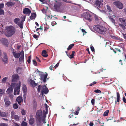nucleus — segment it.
Returning a JSON list of instances; mask_svg holds the SVG:
<instances>
[{
	"label": "nucleus",
	"mask_w": 126,
	"mask_h": 126,
	"mask_svg": "<svg viewBox=\"0 0 126 126\" xmlns=\"http://www.w3.org/2000/svg\"><path fill=\"white\" fill-rule=\"evenodd\" d=\"M112 32V31L111 30H110L108 32V34H109V35L112 38L114 39H116V37L114 36H113L111 34H110V33L111 32Z\"/></svg>",
	"instance_id": "nucleus-32"
},
{
	"label": "nucleus",
	"mask_w": 126,
	"mask_h": 126,
	"mask_svg": "<svg viewBox=\"0 0 126 126\" xmlns=\"http://www.w3.org/2000/svg\"><path fill=\"white\" fill-rule=\"evenodd\" d=\"M12 118L15 120L16 121H18L19 120V117L17 115H15L13 112H12L11 113Z\"/></svg>",
	"instance_id": "nucleus-12"
},
{
	"label": "nucleus",
	"mask_w": 126,
	"mask_h": 126,
	"mask_svg": "<svg viewBox=\"0 0 126 126\" xmlns=\"http://www.w3.org/2000/svg\"><path fill=\"white\" fill-rule=\"evenodd\" d=\"M14 124L15 126H20L19 125V124L16 123H14Z\"/></svg>",
	"instance_id": "nucleus-55"
},
{
	"label": "nucleus",
	"mask_w": 126,
	"mask_h": 126,
	"mask_svg": "<svg viewBox=\"0 0 126 126\" xmlns=\"http://www.w3.org/2000/svg\"><path fill=\"white\" fill-rule=\"evenodd\" d=\"M13 89L10 87H9L7 89L6 93L8 95L13 93Z\"/></svg>",
	"instance_id": "nucleus-21"
},
{
	"label": "nucleus",
	"mask_w": 126,
	"mask_h": 126,
	"mask_svg": "<svg viewBox=\"0 0 126 126\" xmlns=\"http://www.w3.org/2000/svg\"><path fill=\"white\" fill-rule=\"evenodd\" d=\"M21 126H27V123L23 121L21 124Z\"/></svg>",
	"instance_id": "nucleus-36"
},
{
	"label": "nucleus",
	"mask_w": 126,
	"mask_h": 126,
	"mask_svg": "<svg viewBox=\"0 0 126 126\" xmlns=\"http://www.w3.org/2000/svg\"><path fill=\"white\" fill-rule=\"evenodd\" d=\"M13 107L14 109H16L18 107V106L16 103H15L13 105Z\"/></svg>",
	"instance_id": "nucleus-38"
},
{
	"label": "nucleus",
	"mask_w": 126,
	"mask_h": 126,
	"mask_svg": "<svg viewBox=\"0 0 126 126\" xmlns=\"http://www.w3.org/2000/svg\"><path fill=\"white\" fill-rule=\"evenodd\" d=\"M16 84L15 83H12L9 87H10L13 89V88L15 87Z\"/></svg>",
	"instance_id": "nucleus-39"
},
{
	"label": "nucleus",
	"mask_w": 126,
	"mask_h": 126,
	"mask_svg": "<svg viewBox=\"0 0 126 126\" xmlns=\"http://www.w3.org/2000/svg\"><path fill=\"white\" fill-rule=\"evenodd\" d=\"M114 4L116 5L117 7L120 9H122L123 7V4L120 2H114Z\"/></svg>",
	"instance_id": "nucleus-14"
},
{
	"label": "nucleus",
	"mask_w": 126,
	"mask_h": 126,
	"mask_svg": "<svg viewBox=\"0 0 126 126\" xmlns=\"http://www.w3.org/2000/svg\"><path fill=\"white\" fill-rule=\"evenodd\" d=\"M95 102V100L94 99H92V100H91V102L92 104L93 105H94Z\"/></svg>",
	"instance_id": "nucleus-47"
},
{
	"label": "nucleus",
	"mask_w": 126,
	"mask_h": 126,
	"mask_svg": "<svg viewBox=\"0 0 126 126\" xmlns=\"http://www.w3.org/2000/svg\"><path fill=\"white\" fill-rule=\"evenodd\" d=\"M122 34H123V36L124 37V38L126 40V34L122 33Z\"/></svg>",
	"instance_id": "nucleus-56"
},
{
	"label": "nucleus",
	"mask_w": 126,
	"mask_h": 126,
	"mask_svg": "<svg viewBox=\"0 0 126 126\" xmlns=\"http://www.w3.org/2000/svg\"><path fill=\"white\" fill-rule=\"evenodd\" d=\"M12 81L14 82L16 81V80L18 78L19 76L18 75L16 74H14L12 76Z\"/></svg>",
	"instance_id": "nucleus-18"
},
{
	"label": "nucleus",
	"mask_w": 126,
	"mask_h": 126,
	"mask_svg": "<svg viewBox=\"0 0 126 126\" xmlns=\"http://www.w3.org/2000/svg\"><path fill=\"white\" fill-rule=\"evenodd\" d=\"M0 126H6V124L4 123H2L0 125Z\"/></svg>",
	"instance_id": "nucleus-64"
},
{
	"label": "nucleus",
	"mask_w": 126,
	"mask_h": 126,
	"mask_svg": "<svg viewBox=\"0 0 126 126\" xmlns=\"http://www.w3.org/2000/svg\"><path fill=\"white\" fill-rule=\"evenodd\" d=\"M107 10L109 12H112V10H111L110 7L109 6L107 5Z\"/></svg>",
	"instance_id": "nucleus-42"
},
{
	"label": "nucleus",
	"mask_w": 126,
	"mask_h": 126,
	"mask_svg": "<svg viewBox=\"0 0 126 126\" xmlns=\"http://www.w3.org/2000/svg\"><path fill=\"white\" fill-rule=\"evenodd\" d=\"M123 101L125 103H126V99L125 97L124 96L123 98Z\"/></svg>",
	"instance_id": "nucleus-53"
},
{
	"label": "nucleus",
	"mask_w": 126,
	"mask_h": 126,
	"mask_svg": "<svg viewBox=\"0 0 126 126\" xmlns=\"http://www.w3.org/2000/svg\"><path fill=\"white\" fill-rule=\"evenodd\" d=\"M33 63L34 65L35 66H36L37 65V63L35 60H32Z\"/></svg>",
	"instance_id": "nucleus-48"
},
{
	"label": "nucleus",
	"mask_w": 126,
	"mask_h": 126,
	"mask_svg": "<svg viewBox=\"0 0 126 126\" xmlns=\"http://www.w3.org/2000/svg\"><path fill=\"white\" fill-rule=\"evenodd\" d=\"M79 113V111L76 110L75 111V112L74 113V115H78Z\"/></svg>",
	"instance_id": "nucleus-59"
},
{
	"label": "nucleus",
	"mask_w": 126,
	"mask_h": 126,
	"mask_svg": "<svg viewBox=\"0 0 126 126\" xmlns=\"http://www.w3.org/2000/svg\"><path fill=\"white\" fill-rule=\"evenodd\" d=\"M4 7V4L3 3L0 4V15H4V12L3 10L1 9Z\"/></svg>",
	"instance_id": "nucleus-17"
},
{
	"label": "nucleus",
	"mask_w": 126,
	"mask_h": 126,
	"mask_svg": "<svg viewBox=\"0 0 126 126\" xmlns=\"http://www.w3.org/2000/svg\"><path fill=\"white\" fill-rule=\"evenodd\" d=\"M117 101H115V104H116L117 102H119L120 101V95L119 92H117Z\"/></svg>",
	"instance_id": "nucleus-27"
},
{
	"label": "nucleus",
	"mask_w": 126,
	"mask_h": 126,
	"mask_svg": "<svg viewBox=\"0 0 126 126\" xmlns=\"http://www.w3.org/2000/svg\"><path fill=\"white\" fill-rule=\"evenodd\" d=\"M0 41L2 44L5 47H7L8 46L9 43L8 40L7 39L2 38L0 40Z\"/></svg>",
	"instance_id": "nucleus-10"
},
{
	"label": "nucleus",
	"mask_w": 126,
	"mask_h": 126,
	"mask_svg": "<svg viewBox=\"0 0 126 126\" xmlns=\"http://www.w3.org/2000/svg\"><path fill=\"white\" fill-rule=\"evenodd\" d=\"M31 12V11L28 8H25L23 9V11L24 14L27 15H29Z\"/></svg>",
	"instance_id": "nucleus-16"
},
{
	"label": "nucleus",
	"mask_w": 126,
	"mask_h": 126,
	"mask_svg": "<svg viewBox=\"0 0 126 126\" xmlns=\"http://www.w3.org/2000/svg\"><path fill=\"white\" fill-rule=\"evenodd\" d=\"M111 98H112V99H113V96H112V97H111L109 99V101H110V102L111 103H112L113 100H111Z\"/></svg>",
	"instance_id": "nucleus-52"
},
{
	"label": "nucleus",
	"mask_w": 126,
	"mask_h": 126,
	"mask_svg": "<svg viewBox=\"0 0 126 126\" xmlns=\"http://www.w3.org/2000/svg\"><path fill=\"white\" fill-rule=\"evenodd\" d=\"M74 46V44H72L70 45L68 48H67V49L68 50L71 49Z\"/></svg>",
	"instance_id": "nucleus-34"
},
{
	"label": "nucleus",
	"mask_w": 126,
	"mask_h": 126,
	"mask_svg": "<svg viewBox=\"0 0 126 126\" xmlns=\"http://www.w3.org/2000/svg\"><path fill=\"white\" fill-rule=\"evenodd\" d=\"M33 37L35 39L37 38L38 37V36L36 34H33Z\"/></svg>",
	"instance_id": "nucleus-51"
},
{
	"label": "nucleus",
	"mask_w": 126,
	"mask_h": 126,
	"mask_svg": "<svg viewBox=\"0 0 126 126\" xmlns=\"http://www.w3.org/2000/svg\"><path fill=\"white\" fill-rule=\"evenodd\" d=\"M49 27H45V29H44V31H47V29H49Z\"/></svg>",
	"instance_id": "nucleus-57"
},
{
	"label": "nucleus",
	"mask_w": 126,
	"mask_h": 126,
	"mask_svg": "<svg viewBox=\"0 0 126 126\" xmlns=\"http://www.w3.org/2000/svg\"><path fill=\"white\" fill-rule=\"evenodd\" d=\"M24 52L23 51L22 53L20 55V56L19 57V61L22 62L24 61Z\"/></svg>",
	"instance_id": "nucleus-24"
},
{
	"label": "nucleus",
	"mask_w": 126,
	"mask_h": 126,
	"mask_svg": "<svg viewBox=\"0 0 126 126\" xmlns=\"http://www.w3.org/2000/svg\"><path fill=\"white\" fill-rule=\"evenodd\" d=\"M8 95L11 99H13V98L14 97V96L13 95V93L11 94H9Z\"/></svg>",
	"instance_id": "nucleus-43"
},
{
	"label": "nucleus",
	"mask_w": 126,
	"mask_h": 126,
	"mask_svg": "<svg viewBox=\"0 0 126 126\" xmlns=\"http://www.w3.org/2000/svg\"><path fill=\"white\" fill-rule=\"evenodd\" d=\"M69 58L70 59H72L73 58H74V56L72 55H71L70 56H69Z\"/></svg>",
	"instance_id": "nucleus-58"
},
{
	"label": "nucleus",
	"mask_w": 126,
	"mask_h": 126,
	"mask_svg": "<svg viewBox=\"0 0 126 126\" xmlns=\"http://www.w3.org/2000/svg\"><path fill=\"white\" fill-rule=\"evenodd\" d=\"M36 118V120L37 125L40 124L42 121L43 117L42 111L41 110H37L35 116Z\"/></svg>",
	"instance_id": "nucleus-2"
},
{
	"label": "nucleus",
	"mask_w": 126,
	"mask_h": 126,
	"mask_svg": "<svg viewBox=\"0 0 126 126\" xmlns=\"http://www.w3.org/2000/svg\"><path fill=\"white\" fill-rule=\"evenodd\" d=\"M25 20V18L23 21L22 20L20 22H19L20 19L18 18H16L14 20V22L21 29H22L23 27V21Z\"/></svg>",
	"instance_id": "nucleus-4"
},
{
	"label": "nucleus",
	"mask_w": 126,
	"mask_h": 126,
	"mask_svg": "<svg viewBox=\"0 0 126 126\" xmlns=\"http://www.w3.org/2000/svg\"><path fill=\"white\" fill-rule=\"evenodd\" d=\"M15 2H13L11 1H9L6 3V5L8 7L10 6H14L15 5Z\"/></svg>",
	"instance_id": "nucleus-22"
},
{
	"label": "nucleus",
	"mask_w": 126,
	"mask_h": 126,
	"mask_svg": "<svg viewBox=\"0 0 126 126\" xmlns=\"http://www.w3.org/2000/svg\"><path fill=\"white\" fill-rule=\"evenodd\" d=\"M2 56L3 57L2 59L3 61V62L5 63H7L8 59L7 57L6 53L4 52H3V53L2 54Z\"/></svg>",
	"instance_id": "nucleus-13"
},
{
	"label": "nucleus",
	"mask_w": 126,
	"mask_h": 126,
	"mask_svg": "<svg viewBox=\"0 0 126 126\" xmlns=\"http://www.w3.org/2000/svg\"><path fill=\"white\" fill-rule=\"evenodd\" d=\"M119 20L122 23L121 24H119V25L124 30L125 29V26H126V19L124 18H119Z\"/></svg>",
	"instance_id": "nucleus-5"
},
{
	"label": "nucleus",
	"mask_w": 126,
	"mask_h": 126,
	"mask_svg": "<svg viewBox=\"0 0 126 126\" xmlns=\"http://www.w3.org/2000/svg\"><path fill=\"white\" fill-rule=\"evenodd\" d=\"M21 113L22 115H25L26 113V111L24 109L22 110L21 111Z\"/></svg>",
	"instance_id": "nucleus-45"
},
{
	"label": "nucleus",
	"mask_w": 126,
	"mask_h": 126,
	"mask_svg": "<svg viewBox=\"0 0 126 126\" xmlns=\"http://www.w3.org/2000/svg\"><path fill=\"white\" fill-rule=\"evenodd\" d=\"M34 120L33 118H30L29 120V123L30 125H32L34 123Z\"/></svg>",
	"instance_id": "nucleus-30"
},
{
	"label": "nucleus",
	"mask_w": 126,
	"mask_h": 126,
	"mask_svg": "<svg viewBox=\"0 0 126 126\" xmlns=\"http://www.w3.org/2000/svg\"><path fill=\"white\" fill-rule=\"evenodd\" d=\"M20 83L19 84H17V86L15 88L14 91V94L15 95H18L20 91Z\"/></svg>",
	"instance_id": "nucleus-9"
},
{
	"label": "nucleus",
	"mask_w": 126,
	"mask_h": 126,
	"mask_svg": "<svg viewBox=\"0 0 126 126\" xmlns=\"http://www.w3.org/2000/svg\"><path fill=\"white\" fill-rule=\"evenodd\" d=\"M31 56H29L28 57L27 62L29 63H30L31 62Z\"/></svg>",
	"instance_id": "nucleus-41"
},
{
	"label": "nucleus",
	"mask_w": 126,
	"mask_h": 126,
	"mask_svg": "<svg viewBox=\"0 0 126 126\" xmlns=\"http://www.w3.org/2000/svg\"><path fill=\"white\" fill-rule=\"evenodd\" d=\"M60 5L61 4L59 3H58L57 4H55L54 5V7L55 9L56 10H58L60 8Z\"/></svg>",
	"instance_id": "nucleus-28"
},
{
	"label": "nucleus",
	"mask_w": 126,
	"mask_h": 126,
	"mask_svg": "<svg viewBox=\"0 0 126 126\" xmlns=\"http://www.w3.org/2000/svg\"><path fill=\"white\" fill-rule=\"evenodd\" d=\"M43 118V119H42V120L43 122L44 123H46V121L45 120V118Z\"/></svg>",
	"instance_id": "nucleus-60"
},
{
	"label": "nucleus",
	"mask_w": 126,
	"mask_h": 126,
	"mask_svg": "<svg viewBox=\"0 0 126 126\" xmlns=\"http://www.w3.org/2000/svg\"><path fill=\"white\" fill-rule=\"evenodd\" d=\"M75 115H73L72 113L70 114V115L68 116V117L69 118H70L72 117H74Z\"/></svg>",
	"instance_id": "nucleus-49"
},
{
	"label": "nucleus",
	"mask_w": 126,
	"mask_h": 126,
	"mask_svg": "<svg viewBox=\"0 0 126 126\" xmlns=\"http://www.w3.org/2000/svg\"><path fill=\"white\" fill-rule=\"evenodd\" d=\"M36 60L38 61L39 62H41V61L40 60V59L38 58L37 57H36Z\"/></svg>",
	"instance_id": "nucleus-63"
},
{
	"label": "nucleus",
	"mask_w": 126,
	"mask_h": 126,
	"mask_svg": "<svg viewBox=\"0 0 126 126\" xmlns=\"http://www.w3.org/2000/svg\"><path fill=\"white\" fill-rule=\"evenodd\" d=\"M38 71L39 72V75L40 76L41 79L43 80L44 82H46L47 76V73L46 72H45L44 74H43L42 73V72H40L39 71Z\"/></svg>",
	"instance_id": "nucleus-6"
},
{
	"label": "nucleus",
	"mask_w": 126,
	"mask_h": 126,
	"mask_svg": "<svg viewBox=\"0 0 126 126\" xmlns=\"http://www.w3.org/2000/svg\"><path fill=\"white\" fill-rule=\"evenodd\" d=\"M22 89L23 93L24 94H26L27 92V89L26 86L25 84L23 85Z\"/></svg>",
	"instance_id": "nucleus-25"
},
{
	"label": "nucleus",
	"mask_w": 126,
	"mask_h": 126,
	"mask_svg": "<svg viewBox=\"0 0 126 126\" xmlns=\"http://www.w3.org/2000/svg\"><path fill=\"white\" fill-rule=\"evenodd\" d=\"M36 16V14L34 13H31V16H30V19L31 20L34 19Z\"/></svg>",
	"instance_id": "nucleus-23"
},
{
	"label": "nucleus",
	"mask_w": 126,
	"mask_h": 126,
	"mask_svg": "<svg viewBox=\"0 0 126 126\" xmlns=\"http://www.w3.org/2000/svg\"><path fill=\"white\" fill-rule=\"evenodd\" d=\"M7 30L6 35L8 37H10L13 35L16 31V30L14 28L11 27L7 28Z\"/></svg>",
	"instance_id": "nucleus-3"
},
{
	"label": "nucleus",
	"mask_w": 126,
	"mask_h": 126,
	"mask_svg": "<svg viewBox=\"0 0 126 126\" xmlns=\"http://www.w3.org/2000/svg\"><path fill=\"white\" fill-rule=\"evenodd\" d=\"M94 92L96 93H101V91L99 89H97L94 91Z\"/></svg>",
	"instance_id": "nucleus-40"
},
{
	"label": "nucleus",
	"mask_w": 126,
	"mask_h": 126,
	"mask_svg": "<svg viewBox=\"0 0 126 126\" xmlns=\"http://www.w3.org/2000/svg\"><path fill=\"white\" fill-rule=\"evenodd\" d=\"M41 88H42V86H41L40 85H39L37 88V90L38 93H39L40 92Z\"/></svg>",
	"instance_id": "nucleus-44"
},
{
	"label": "nucleus",
	"mask_w": 126,
	"mask_h": 126,
	"mask_svg": "<svg viewBox=\"0 0 126 126\" xmlns=\"http://www.w3.org/2000/svg\"><path fill=\"white\" fill-rule=\"evenodd\" d=\"M23 51H23V50L19 53H16L14 51H13L12 52V54L14 57L15 58L18 59L19 58L20 55Z\"/></svg>",
	"instance_id": "nucleus-11"
},
{
	"label": "nucleus",
	"mask_w": 126,
	"mask_h": 126,
	"mask_svg": "<svg viewBox=\"0 0 126 126\" xmlns=\"http://www.w3.org/2000/svg\"><path fill=\"white\" fill-rule=\"evenodd\" d=\"M95 4L97 7H101L102 5V4L98 0H96Z\"/></svg>",
	"instance_id": "nucleus-20"
},
{
	"label": "nucleus",
	"mask_w": 126,
	"mask_h": 126,
	"mask_svg": "<svg viewBox=\"0 0 126 126\" xmlns=\"http://www.w3.org/2000/svg\"><path fill=\"white\" fill-rule=\"evenodd\" d=\"M16 101L18 102V104L21 105V103L22 102H23V99L22 97L20 96H18L16 99Z\"/></svg>",
	"instance_id": "nucleus-19"
},
{
	"label": "nucleus",
	"mask_w": 126,
	"mask_h": 126,
	"mask_svg": "<svg viewBox=\"0 0 126 126\" xmlns=\"http://www.w3.org/2000/svg\"><path fill=\"white\" fill-rule=\"evenodd\" d=\"M83 16L85 19L89 21H90L92 19V15L89 13L85 12L83 14Z\"/></svg>",
	"instance_id": "nucleus-8"
},
{
	"label": "nucleus",
	"mask_w": 126,
	"mask_h": 126,
	"mask_svg": "<svg viewBox=\"0 0 126 126\" xmlns=\"http://www.w3.org/2000/svg\"><path fill=\"white\" fill-rule=\"evenodd\" d=\"M46 111L43 110V117L45 118L46 117V114H47L48 112V110H46Z\"/></svg>",
	"instance_id": "nucleus-29"
},
{
	"label": "nucleus",
	"mask_w": 126,
	"mask_h": 126,
	"mask_svg": "<svg viewBox=\"0 0 126 126\" xmlns=\"http://www.w3.org/2000/svg\"><path fill=\"white\" fill-rule=\"evenodd\" d=\"M48 88L46 86L44 85L42 86V90L41 92L42 95H43L44 94H47L48 93Z\"/></svg>",
	"instance_id": "nucleus-7"
},
{
	"label": "nucleus",
	"mask_w": 126,
	"mask_h": 126,
	"mask_svg": "<svg viewBox=\"0 0 126 126\" xmlns=\"http://www.w3.org/2000/svg\"><path fill=\"white\" fill-rule=\"evenodd\" d=\"M91 49L92 51L93 52L94 51V49L93 46H91Z\"/></svg>",
	"instance_id": "nucleus-54"
},
{
	"label": "nucleus",
	"mask_w": 126,
	"mask_h": 126,
	"mask_svg": "<svg viewBox=\"0 0 126 126\" xmlns=\"http://www.w3.org/2000/svg\"><path fill=\"white\" fill-rule=\"evenodd\" d=\"M47 52L45 50H43L42 53V55L44 57H47L48 56L47 54Z\"/></svg>",
	"instance_id": "nucleus-26"
},
{
	"label": "nucleus",
	"mask_w": 126,
	"mask_h": 126,
	"mask_svg": "<svg viewBox=\"0 0 126 126\" xmlns=\"http://www.w3.org/2000/svg\"><path fill=\"white\" fill-rule=\"evenodd\" d=\"M8 79V78L7 77H5L2 80V82L3 83H5L6 82V80Z\"/></svg>",
	"instance_id": "nucleus-37"
},
{
	"label": "nucleus",
	"mask_w": 126,
	"mask_h": 126,
	"mask_svg": "<svg viewBox=\"0 0 126 126\" xmlns=\"http://www.w3.org/2000/svg\"><path fill=\"white\" fill-rule=\"evenodd\" d=\"M109 112V110H106L104 113L103 116H107L108 115Z\"/></svg>",
	"instance_id": "nucleus-35"
},
{
	"label": "nucleus",
	"mask_w": 126,
	"mask_h": 126,
	"mask_svg": "<svg viewBox=\"0 0 126 126\" xmlns=\"http://www.w3.org/2000/svg\"><path fill=\"white\" fill-rule=\"evenodd\" d=\"M33 108L35 109H36L37 107V102L35 100H34L33 101Z\"/></svg>",
	"instance_id": "nucleus-31"
},
{
	"label": "nucleus",
	"mask_w": 126,
	"mask_h": 126,
	"mask_svg": "<svg viewBox=\"0 0 126 126\" xmlns=\"http://www.w3.org/2000/svg\"><path fill=\"white\" fill-rule=\"evenodd\" d=\"M59 63H58L56 64L55 66H54V67H55V69H56L57 67L59 64Z\"/></svg>",
	"instance_id": "nucleus-61"
},
{
	"label": "nucleus",
	"mask_w": 126,
	"mask_h": 126,
	"mask_svg": "<svg viewBox=\"0 0 126 126\" xmlns=\"http://www.w3.org/2000/svg\"><path fill=\"white\" fill-rule=\"evenodd\" d=\"M115 50H116L117 51H118L119 52H121L120 50L119 49L117 48H115Z\"/></svg>",
	"instance_id": "nucleus-62"
},
{
	"label": "nucleus",
	"mask_w": 126,
	"mask_h": 126,
	"mask_svg": "<svg viewBox=\"0 0 126 126\" xmlns=\"http://www.w3.org/2000/svg\"><path fill=\"white\" fill-rule=\"evenodd\" d=\"M94 29L97 32L103 34H105L107 31V29L105 27L100 25H96Z\"/></svg>",
	"instance_id": "nucleus-1"
},
{
	"label": "nucleus",
	"mask_w": 126,
	"mask_h": 126,
	"mask_svg": "<svg viewBox=\"0 0 126 126\" xmlns=\"http://www.w3.org/2000/svg\"><path fill=\"white\" fill-rule=\"evenodd\" d=\"M110 19L112 23H113L114 24H115V22L114 19L112 18H110Z\"/></svg>",
	"instance_id": "nucleus-46"
},
{
	"label": "nucleus",
	"mask_w": 126,
	"mask_h": 126,
	"mask_svg": "<svg viewBox=\"0 0 126 126\" xmlns=\"http://www.w3.org/2000/svg\"><path fill=\"white\" fill-rule=\"evenodd\" d=\"M9 98L7 96L5 97L4 99V101L5 102V104L7 106H9L11 104L10 101L8 100Z\"/></svg>",
	"instance_id": "nucleus-15"
},
{
	"label": "nucleus",
	"mask_w": 126,
	"mask_h": 126,
	"mask_svg": "<svg viewBox=\"0 0 126 126\" xmlns=\"http://www.w3.org/2000/svg\"><path fill=\"white\" fill-rule=\"evenodd\" d=\"M30 83L33 86H36L37 85V83H35V82L33 80H30Z\"/></svg>",
	"instance_id": "nucleus-33"
},
{
	"label": "nucleus",
	"mask_w": 126,
	"mask_h": 126,
	"mask_svg": "<svg viewBox=\"0 0 126 126\" xmlns=\"http://www.w3.org/2000/svg\"><path fill=\"white\" fill-rule=\"evenodd\" d=\"M96 83V81H94L93 83H91L89 86H92L93 85L95 84Z\"/></svg>",
	"instance_id": "nucleus-50"
}]
</instances>
